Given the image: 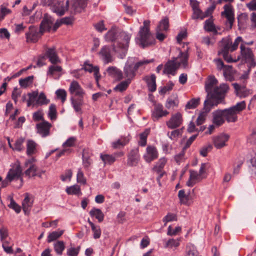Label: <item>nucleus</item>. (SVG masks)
<instances>
[{
  "instance_id": "1",
  "label": "nucleus",
  "mask_w": 256,
  "mask_h": 256,
  "mask_svg": "<svg viewBox=\"0 0 256 256\" xmlns=\"http://www.w3.org/2000/svg\"><path fill=\"white\" fill-rule=\"evenodd\" d=\"M218 81L214 76H210L206 83L205 89L207 96L205 100L215 104L224 103L230 88L226 84L217 86Z\"/></svg>"
},
{
  "instance_id": "2",
  "label": "nucleus",
  "mask_w": 256,
  "mask_h": 256,
  "mask_svg": "<svg viewBox=\"0 0 256 256\" xmlns=\"http://www.w3.org/2000/svg\"><path fill=\"white\" fill-rule=\"evenodd\" d=\"M242 43V38L241 36L237 37L233 43L230 38H224L220 42V50L218 51V54L222 56L228 62H236L237 60H234L228 54V52L236 50L238 45H240Z\"/></svg>"
},
{
  "instance_id": "3",
  "label": "nucleus",
  "mask_w": 256,
  "mask_h": 256,
  "mask_svg": "<svg viewBox=\"0 0 256 256\" xmlns=\"http://www.w3.org/2000/svg\"><path fill=\"white\" fill-rule=\"evenodd\" d=\"M188 57L187 52H182L180 51L178 57L174 58L172 60L166 62L164 66V73L174 76L179 67L186 68L188 66Z\"/></svg>"
},
{
  "instance_id": "4",
  "label": "nucleus",
  "mask_w": 256,
  "mask_h": 256,
  "mask_svg": "<svg viewBox=\"0 0 256 256\" xmlns=\"http://www.w3.org/2000/svg\"><path fill=\"white\" fill-rule=\"evenodd\" d=\"M150 21L145 20L143 26H140L136 38V42L142 48L152 45L154 39L150 32Z\"/></svg>"
},
{
  "instance_id": "5",
  "label": "nucleus",
  "mask_w": 256,
  "mask_h": 256,
  "mask_svg": "<svg viewBox=\"0 0 256 256\" xmlns=\"http://www.w3.org/2000/svg\"><path fill=\"white\" fill-rule=\"evenodd\" d=\"M131 34L122 32L120 33L116 44H114V50L120 54L121 58L125 56L128 49Z\"/></svg>"
},
{
  "instance_id": "6",
  "label": "nucleus",
  "mask_w": 256,
  "mask_h": 256,
  "mask_svg": "<svg viewBox=\"0 0 256 256\" xmlns=\"http://www.w3.org/2000/svg\"><path fill=\"white\" fill-rule=\"evenodd\" d=\"M246 108L245 101H242L229 108L223 110L226 120L228 122H234L238 120L237 114L244 110Z\"/></svg>"
},
{
  "instance_id": "7",
  "label": "nucleus",
  "mask_w": 256,
  "mask_h": 256,
  "mask_svg": "<svg viewBox=\"0 0 256 256\" xmlns=\"http://www.w3.org/2000/svg\"><path fill=\"white\" fill-rule=\"evenodd\" d=\"M42 3L44 6H51L52 10L60 16L63 15L66 11L69 10L70 4L68 0H42Z\"/></svg>"
},
{
  "instance_id": "8",
  "label": "nucleus",
  "mask_w": 256,
  "mask_h": 256,
  "mask_svg": "<svg viewBox=\"0 0 256 256\" xmlns=\"http://www.w3.org/2000/svg\"><path fill=\"white\" fill-rule=\"evenodd\" d=\"M240 59L248 63L250 67H254L256 66V60L252 50L243 44L240 46V56L236 60L238 61Z\"/></svg>"
},
{
  "instance_id": "9",
  "label": "nucleus",
  "mask_w": 256,
  "mask_h": 256,
  "mask_svg": "<svg viewBox=\"0 0 256 256\" xmlns=\"http://www.w3.org/2000/svg\"><path fill=\"white\" fill-rule=\"evenodd\" d=\"M152 62V60H142L136 62L134 65L132 64H129V62H128L124 68L125 77L127 79H130L131 80L134 76L136 72L140 66L144 64H147Z\"/></svg>"
},
{
  "instance_id": "10",
  "label": "nucleus",
  "mask_w": 256,
  "mask_h": 256,
  "mask_svg": "<svg viewBox=\"0 0 256 256\" xmlns=\"http://www.w3.org/2000/svg\"><path fill=\"white\" fill-rule=\"evenodd\" d=\"M218 104H215L212 102L204 100V110L200 112L197 118L196 122L198 125H200L202 124L206 119L208 114L212 108L214 106H217Z\"/></svg>"
},
{
  "instance_id": "11",
  "label": "nucleus",
  "mask_w": 256,
  "mask_h": 256,
  "mask_svg": "<svg viewBox=\"0 0 256 256\" xmlns=\"http://www.w3.org/2000/svg\"><path fill=\"white\" fill-rule=\"evenodd\" d=\"M22 174V168L20 162L16 161L12 166L7 174V179L10 181L18 180L20 178Z\"/></svg>"
},
{
  "instance_id": "12",
  "label": "nucleus",
  "mask_w": 256,
  "mask_h": 256,
  "mask_svg": "<svg viewBox=\"0 0 256 256\" xmlns=\"http://www.w3.org/2000/svg\"><path fill=\"white\" fill-rule=\"evenodd\" d=\"M69 10L72 14L80 13L86 6V0H70Z\"/></svg>"
},
{
  "instance_id": "13",
  "label": "nucleus",
  "mask_w": 256,
  "mask_h": 256,
  "mask_svg": "<svg viewBox=\"0 0 256 256\" xmlns=\"http://www.w3.org/2000/svg\"><path fill=\"white\" fill-rule=\"evenodd\" d=\"M224 10L221 12V15L226 18L227 22L231 28L234 21V8L232 4H228L224 6Z\"/></svg>"
},
{
  "instance_id": "14",
  "label": "nucleus",
  "mask_w": 256,
  "mask_h": 256,
  "mask_svg": "<svg viewBox=\"0 0 256 256\" xmlns=\"http://www.w3.org/2000/svg\"><path fill=\"white\" fill-rule=\"evenodd\" d=\"M52 126L51 124L43 120L36 124V132L42 138L46 137L50 134V130Z\"/></svg>"
},
{
  "instance_id": "15",
  "label": "nucleus",
  "mask_w": 256,
  "mask_h": 256,
  "mask_svg": "<svg viewBox=\"0 0 256 256\" xmlns=\"http://www.w3.org/2000/svg\"><path fill=\"white\" fill-rule=\"evenodd\" d=\"M158 156V152L156 148L154 146L148 145L146 149V152L143 156L144 160L150 163L156 160Z\"/></svg>"
},
{
  "instance_id": "16",
  "label": "nucleus",
  "mask_w": 256,
  "mask_h": 256,
  "mask_svg": "<svg viewBox=\"0 0 256 256\" xmlns=\"http://www.w3.org/2000/svg\"><path fill=\"white\" fill-rule=\"evenodd\" d=\"M183 122L182 115L180 112L172 114L168 120L166 122L167 126L170 129L179 127Z\"/></svg>"
},
{
  "instance_id": "17",
  "label": "nucleus",
  "mask_w": 256,
  "mask_h": 256,
  "mask_svg": "<svg viewBox=\"0 0 256 256\" xmlns=\"http://www.w3.org/2000/svg\"><path fill=\"white\" fill-rule=\"evenodd\" d=\"M69 92L72 95L71 96L74 98L80 97L84 98L85 92L81 87L79 83L76 80H73L70 84Z\"/></svg>"
},
{
  "instance_id": "18",
  "label": "nucleus",
  "mask_w": 256,
  "mask_h": 256,
  "mask_svg": "<svg viewBox=\"0 0 256 256\" xmlns=\"http://www.w3.org/2000/svg\"><path fill=\"white\" fill-rule=\"evenodd\" d=\"M232 86L236 95L240 98H246L252 94V90L247 88L246 85L234 83Z\"/></svg>"
},
{
  "instance_id": "19",
  "label": "nucleus",
  "mask_w": 256,
  "mask_h": 256,
  "mask_svg": "<svg viewBox=\"0 0 256 256\" xmlns=\"http://www.w3.org/2000/svg\"><path fill=\"white\" fill-rule=\"evenodd\" d=\"M76 138L74 137L68 138L66 142L62 144L63 150H61L58 154V157H60L65 154H70L72 152V150L70 148L75 146L76 143Z\"/></svg>"
},
{
  "instance_id": "20",
  "label": "nucleus",
  "mask_w": 256,
  "mask_h": 256,
  "mask_svg": "<svg viewBox=\"0 0 256 256\" xmlns=\"http://www.w3.org/2000/svg\"><path fill=\"white\" fill-rule=\"evenodd\" d=\"M230 136L226 134H220L213 138V144L215 148L220 149L226 146Z\"/></svg>"
},
{
  "instance_id": "21",
  "label": "nucleus",
  "mask_w": 256,
  "mask_h": 256,
  "mask_svg": "<svg viewBox=\"0 0 256 256\" xmlns=\"http://www.w3.org/2000/svg\"><path fill=\"white\" fill-rule=\"evenodd\" d=\"M178 198L180 204L186 206L190 205L193 201V198L190 195V191L186 192L184 190H181L178 192Z\"/></svg>"
},
{
  "instance_id": "22",
  "label": "nucleus",
  "mask_w": 256,
  "mask_h": 256,
  "mask_svg": "<svg viewBox=\"0 0 256 256\" xmlns=\"http://www.w3.org/2000/svg\"><path fill=\"white\" fill-rule=\"evenodd\" d=\"M212 122L217 126H222L225 122V116L224 110H218L212 113Z\"/></svg>"
},
{
  "instance_id": "23",
  "label": "nucleus",
  "mask_w": 256,
  "mask_h": 256,
  "mask_svg": "<svg viewBox=\"0 0 256 256\" xmlns=\"http://www.w3.org/2000/svg\"><path fill=\"white\" fill-rule=\"evenodd\" d=\"M54 20L52 17L46 14L41 22L40 32L42 34L46 32H48L52 28Z\"/></svg>"
},
{
  "instance_id": "24",
  "label": "nucleus",
  "mask_w": 256,
  "mask_h": 256,
  "mask_svg": "<svg viewBox=\"0 0 256 256\" xmlns=\"http://www.w3.org/2000/svg\"><path fill=\"white\" fill-rule=\"evenodd\" d=\"M169 112L164 110L162 104H158L154 106V108L152 114V117L154 120H157L160 118L166 116Z\"/></svg>"
},
{
  "instance_id": "25",
  "label": "nucleus",
  "mask_w": 256,
  "mask_h": 256,
  "mask_svg": "<svg viewBox=\"0 0 256 256\" xmlns=\"http://www.w3.org/2000/svg\"><path fill=\"white\" fill-rule=\"evenodd\" d=\"M128 164L130 166H136L140 159L138 148L130 150L128 154Z\"/></svg>"
},
{
  "instance_id": "26",
  "label": "nucleus",
  "mask_w": 256,
  "mask_h": 256,
  "mask_svg": "<svg viewBox=\"0 0 256 256\" xmlns=\"http://www.w3.org/2000/svg\"><path fill=\"white\" fill-rule=\"evenodd\" d=\"M62 68L61 66L56 65V64H52L48 68V75L55 79H58L62 76Z\"/></svg>"
},
{
  "instance_id": "27",
  "label": "nucleus",
  "mask_w": 256,
  "mask_h": 256,
  "mask_svg": "<svg viewBox=\"0 0 256 256\" xmlns=\"http://www.w3.org/2000/svg\"><path fill=\"white\" fill-rule=\"evenodd\" d=\"M46 56L49 59L52 64H57L60 62V60L54 48H48L45 53Z\"/></svg>"
},
{
  "instance_id": "28",
  "label": "nucleus",
  "mask_w": 256,
  "mask_h": 256,
  "mask_svg": "<svg viewBox=\"0 0 256 256\" xmlns=\"http://www.w3.org/2000/svg\"><path fill=\"white\" fill-rule=\"evenodd\" d=\"M34 198L32 196L28 194H26L24 198L22 203V209L25 214L29 212L32 206Z\"/></svg>"
},
{
  "instance_id": "29",
  "label": "nucleus",
  "mask_w": 256,
  "mask_h": 256,
  "mask_svg": "<svg viewBox=\"0 0 256 256\" xmlns=\"http://www.w3.org/2000/svg\"><path fill=\"white\" fill-rule=\"evenodd\" d=\"M124 155L122 152L114 154V155L108 154H101L100 158L105 164H111L116 160V157H120Z\"/></svg>"
},
{
  "instance_id": "30",
  "label": "nucleus",
  "mask_w": 256,
  "mask_h": 256,
  "mask_svg": "<svg viewBox=\"0 0 256 256\" xmlns=\"http://www.w3.org/2000/svg\"><path fill=\"white\" fill-rule=\"evenodd\" d=\"M84 98L71 96L70 101L74 110L82 114V106L84 104Z\"/></svg>"
},
{
  "instance_id": "31",
  "label": "nucleus",
  "mask_w": 256,
  "mask_h": 256,
  "mask_svg": "<svg viewBox=\"0 0 256 256\" xmlns=\"http://www.w3.org/2000/svg\"><path fill=\"white\" fill-rule=\"evenodd\" d=\"M42 34L39 32H38L34 27H30V32L26 34L27 40L32 42H36Z\"/></svg>"
},
{
  "instance_id": "32",
  "label": "nucleus",
  "mask_w": 256,
  "mask_h": 256,
  "mask_svg": "<svg viewBox=\"0 0 256 256\" xmlns=\"http://www.w3.org/2000/svg\"><path fill=\"white\" fill-rule=\"evenodd\" d=\"M144 80L146 81L149 91L154 92L156 89V77L154 74H152L150 76H147L144 78Z\"/></svg>"
},
{
  "instance_id": "33",
  "label": "nucleus",
  "mask_w": 256,
  "mask_h": 256,
  "mask_svg": "<svg viewBox=\"0 0 256 256\" xmlns=\"http://www.w3.org/2000/svg\"><path fill=\"white\" fill-rule=\"evenodd\" d=\"M202 178V176H200V174L198 172L190 170V178L186 182V185L188 186H192Z\"/></svg>"
},
{
  "instance_id": "34",
  "label": "nucleus",
  "mask_w": 256,
  "mask_h": 256,
  "mask_svg": "<svg viewBox=\"0 0 256 256\" xmlns=\"http://www.w3.org/2000/svg\"><path fill=\"white\" fill-rule=\"evenodd\" d=\"M99 54L106 64L112 61V58L110 52V49L108 47L106 46H103Z\"/></svg>"
},
{
  "instance_id": "35",
  "label": "nucleus",
  "mask_w": 256,
  "mask_h": 256,
  "mask_svg": "<svg viewBox=\"0 0 256 256\" xmlns=\"http://www.w3.org/2000/svg\"><path fill=\"white\" fill-rule=\"evenodd\" d=\"M81 69L82 70H84L85 71H87L90 72H94V76L96 81H98V78H100L99 68L98 66H93L92 64L86 62L84 64L83 68Z\"/></svg>"
},
{
  "instance_id": "36",
  "label": "nucleus",
  "mask_w": 256,
  "mask_h": 256,
  "mask_svg": "<svg viewBox=\"0 0 256 256\" xmlns=\"http://www.w3.org/2000/svg\"><path fill=\"white\" fill-rule=\"evenodd\" d=\"M108 74L111 76L118 80H121L123 78V75L120 70L116 67H109L106 70Z\"/></svg>"
},
{
  "instance_id": "37",
  "label": "nucleus",
  "mask_w": 256,
  "mask_h": 256,
  "mask_svg": "<svg viewBox=\"0 0 256 256\" xmlns=\"http://www.w3.org/2000/svg\"><path fill=\"white\" fill-rule=\"evenodd\" d=\"M181 240V238H179L176 239L170 238L166 242L164 246L165 248L175 250L179 246Z\"/></svg>"
},
{
  "instance_id": "38",
  "label": "nucleus",
  "mask_w": 256,
  "mask_h": 256,
  "mask_svg": "<svg viewBox=\"0 0 256 256\" xmlns=\"http://www.w3.org/2000/svg\"><path fill=\"white\" fill-rule=\"evenodd\" d=\"M37 144L34 140H28L26 142V154L28 156L36 152Z\"/></svg>"
},
{
  "instance_id": "39",
  "label": "nucleus",
  "mask_w": 256,
  "mask_h": 256,
  "mask_svg": "<svg viewBox=\"0 0 256 256\" xmlns=\"http://www.w3.org/2000/svg\"><path fill=\"white\" fill-rule=\"evenodd\" d=\"M234 72L231 66L226 65L223 69V74L225 78L229 81L234 80Z\"/></svg>"
},
{
  "instance_id": "40",
  "label": "nucleus",
  "mask_w": 256,
  "mask_h": 256,
  "mask_svg": "<svg viewBox=\"0 0 256 256\" xmlns=\"http://www.w3.org/2000/svg\"><path fill=\"white\" fill-rule=\"evenodd\" d=\"M204 28L207 32H212L214 34L218 33V30L214 24L213 19L212 18H210L206 20Z\"/></svg>"
},
{
  "instance_id": "41",
  "label": "nucleus",
  "mask_w": 256,
  "mask_h": 256,
  "mask_svg": "<svg viewBox=\"0 0 256 256\" xmlns=\"http://www.w3.org/2000/svg\"><path fill=\"white\" fill-rule=\"evenodd\" d=\"M90 214L92 216L95 217L99 222L104 220V214L100 209L94 208L90 212Z\"/></svg>"
},
{
  "instance_id": "42",
  "label": "nucleus",
  "mask_w": 256,
  "mask_h": 256,
  "mask_svg": "<svg viewBox=\"0 0 256 256\" xmlns=\"http://www.w3.org/2000/svg\"><path fill=\"white\" fill-rule=\"evenodd\" d=\"M64 232V230H58L50 233L48 236V242L50 243L57 240L62 235Z\"/></svg>"
},
{
  "instance_id": "43",
  "label": "nucleus",
  "mask_w": 256,
  "mask_h": 256,
  "mask_svg": "<svg viewBox=\"0 0 256 256\" xmlns=\"http://www.w3.org/2000/svg\"><path fill=\"white\" fill-rule=\"evenodd\" d=\"M169 28V19L168 17H164L159 22L156 28L162 32H167Z\"/></svg>"
},
{
  "instance_id": "44",
  "label": "nucleus",
  "mask_w": 256,
  "mask_h": 256,
  "mask_svg": "<svg viewBox=\"0 0 256 256\" xmlns=\"http://www.w3.org/2000/svg\"><path fill=\"white\" fill-rule=\"evenodd\" d=\"M167 162L168 159L166 158H161L158 160V162L156 163L155 166L154 168V170L155 171L157 172H160L164 168Z\"/></svg>"
},
{
  "instance_id": "45",
  "label": "nucleus",
  "mask_w": 256,
  "mask_h": 256,
  "mask_svg": "<svg viewBox=\"0 0 256 256\" xmlns=\"http://www.w3.org/2000/svg\"><path fill=\"white\" fill-rule=\"evenodd\" d=\"M28 96V100L27 102L28 106H37L36 100L38 98V92L36 91L33 92L32 93H29Z\"/></svg>"
},
{
  "instance_id": "46",
  "label": "nucleus",
  "mask_w": 256,
  "mask_h": 256,
  "mask_svg": "<svg viewBox=\"0 0 256 256\" xmlns=\"http://www.w3.org/2000/svg\"><path fill=\"white\" fill-rule=\"evenodd\" d=\"M90 152L88 150H84L82 153L83 164L84 167L88 168L91 164L92 160L90 159Z\"/></svg>"
},
{
  "instance_id": "47",
  "label": "nucleus",
  "mask_w": 256,
  "mask_h": 256,
  "mask_svg": "<svg viewBox=\"0 0 256 256\" xmlns=\"http://www.w3.org/2000/svg\"><path fill=\"white\" fill-rule=\"evenodd\" d=\"M200 98H193L190 100L186 104L185 108L188 109H194L196 108L200 104Z\"/></svg>"
},
{
  "instance_id": "48",
  "label": "nucleus",
  "mask_w": 256,
  "mask_h": 256,
  "mask_svg": "<svg viewBox=\"0 0 256 256\" xmlns=\"http://www.w3.org/2000/svg\"><path fill=\"white\" fill-rule=\"evenodd\" d=\"M150 132V129H146L144 131L140 134V140L138 141V144L141 146H144L146 144L147 137Z\"/></svg>"
},
{
  "instance_id": "49",
  "label": "nucleus",
  "mask_w": 256,
  "mask_h": 256,
  "mask_svg": "<svg viewBox=\"0 0 256 256\" xmlns=\"http://www.w3.org/2000/svg\"><path fill=\"white\" fill-rule=\"evenodd\" d=\"M54 247L56 252L61 255L65 248V244L63 241L58 240L54 244Z\"/></svg>"
},
{
  "instance_id": "50",
  "label": "nucleus",
  "mask_w": 256,
  "mask_h": 256,
  "mask_svg": "<svg viewBox=\"0 0 256 256\" xmlns=\"http://www.w3.org/2000/svg\"><path fill=\"white\" fill-rule=\"evenodd\" d=\"M88 222L91 226L92 230L94 233V238L98 239L101 236V230L99 226H96L94 224L88 220Z\"/></svg>"
},
{
  "instance_id": "51",
  "label": "nucleus",
  "mask_w": 256,
  "mask_h": 256,
  "mask_svg": "<svg viewBox=\"0 0 256 256\" xmlns=\"http://www.w3.org/2000/svg\"><path fill=\"white\" fill-rule=\"evenodd\" d=\"M68 194H81L80 188L77 184L68 187L66 190Z\"/></svg>"
},
{
  "instance_id": "52",
  "label": "nucleus",
  "mask_w": 256,
  "mask_h": 256,
  "mask_svg": "<svg viewBox=\"0 0 256 256\" xmlns=\"http://www.w3.org/2000/svg\"><path fill=\"white\" fill-rule=\"evenodd\" d=\"M24 142V138H18L16 140L14 144L13 150L20 152L24 149L23 143Z\"/></svg>"
},
{
  "instance_id": "53",
  "label": "nucleus",
  "mask_w": 256,
  "mask_h": 256,
  "mask_svg": "<svg viewBox=\"0 0 256 256\" xmlns=\"http://www.w3.org/2000/svg\"><path fill=\"white\" fill-rule=\"evenodd\" d=\"M25 174L28 177L34 176H40L38 172V168L34 164L30 165V168L25 172Z\"/></svg>"
},
{
  "instance_id": "54",
  "label": "nucleus",
  "mask_w": 256,
  "mask_h": 256,
  "mask_svg": "<svg viewBox=\"0 0 256 256\" xmlns=\"http://www.w3.org/2000/svg\"><path fill=\"white\" fill-rule=\"evenodd\" d=\"M207 17V14L206 13L202 12L200 9L198 8L193 10V14L192 16V18L194 20H196L200 18L203 20L204 18Z\"/></svg>"
},
{
  "instance_id": "55",
  "label": "nucleus",
  "mask_w": 256,
  "mask_h": 256,
  "mask_svg": "<svg viewBox=\"0 0 256 256\" xmlns=\"http://www.w3.org/2000/svg\"><path fill=\"white\" fill-rule=\"evenodd\" d=\"M182 128L175 130L170 133L168 132V136L172 140H176L182 136Z\"/></svg>"
},
{
  "instance_id": "56",
  "label": "nucleus",
  "mask_w": 256,
  "mask_h": 256,
  "mask_svg": "<svg viewBox=\"0 0 256 256\" xmlns=\"http://www.w3.org/2000/svg\"><path fill=\"white\" fill-rule=\"evenodd\" d=\"M34 79V76H28L24 79L19 80L20 85L23 88H26L32 84Z\"/></svg>"
},
{
  "instance_id": "57",
  "label": "nucleus",
  "mask_w": 256,
  "mask_h": 256,
  "mask_svg": "<svg viewBox=\"0 0 256 256\" xmlns=\"http://www.w3.org/2000/svg\"><path fill=\"white\" fill-rule=\"evenodd\" d=\"M93 26L95 30L99 32H102L107 30V28L104 24V22L103 20H100L94 23L93 24Z\"/></svg>"
},
{
  "instance_id": "58",
  "label": "nucleus",
  "mask_w": 256,
  "mask_h": 256,
  "mask_svg": "<svg viewBox=\"0 0 256 256\" xmlns=\"http://www.w3.org/2000/svg\"><path fill=\"white\" fill-rule=\"evenodd\" d=\"M130 79H126V80L120 82L114 88V90L119 92H123L128 87L129 84L130 83Z\"/></svg>"
},
{
  "instance_id": "59",
  "label": "nucleus",
  "mask_w": 256,
  "mask_h": 256,
  "mask_svg": "<svg viewBox=\"0 0 256 256\" xmlns=\"http://www.w3.org/2000/svg\"><path fill=\"white\" fill-rule=\"evenodd\" d=\"M50 102V100L46 98V95L44 92H41L38 96L36 100L37 106H42L43 104H46Z\"/></svg>"
},
{
  "instance_id": "60",
  "label": "nucleus",
  "mask_w": 256,
  "mask_h": 256,
  "mask_svg": "<svg viewBox=\"0 0 256 256\" xmlns=\"http://www.w3.org/2000/svg\"><path fill=\"white\" fill-rule=\"evenodd\" d=\"M178 100L177 99L172 100L168 98L166 102L165 106L168 109H174L178 106Z\"/></svg>"
},
{
  "instance_id": "61",
  "label": "nucleus",
  "mask_w": 256,
  "mask_h": 256,
  "mask_svg": "<svg viewBox=\"0 0 256 256\" xmlns=\"http://www.w3.org/2000/svg\"><path fill=\"white\" fill-rule=\"evenodd\" d=\"M177 220V216L176 214L169 212L162 219L164 225L166 226L168 222Z\"/></svg>"
},
{
  "instance_id": "62",
  "label": "nucleus",
  "mask_w": 256,
  "mask_h": 256,
  "mask_svg": "<svg viewBox=\"0 0 256 256\" xmlns=\"http://www.w3.org/2000/svg\"><path fill=\"white\" fill-rule=\"evenodd\" d=\"M116 32L114 29H111L105 35V39L108 42H112L116 38Z\"/></svg>"
},
{
  "instance_id": "63",
  "label": "nucleus",
  "mask_w": 256,
  "mask_h": 256,
  "mask_svg": "<svg viewBox=\"0 0 256 256\" xmlns=\"http://www.w3.org/2000/svg\"><path fill=\"white\" fill-rule=\"evenodd\" d=\"M185 256H199L197 250L193 246H188Z\"/></svg>"
},
{
  "instance_id": "64",
  "label": "nucleus",
  "mask_w": 256,
  "mask_h": 256,
  "mask_svg": "<svg viewBox=\"0 0 256 256\" xmlns=\"http://www.w3.org/2000/svg\"><path fill=\"white\" fill-rule=\"evenodd\" d=\"M250 154L251 156L250 158V162L252 165V170H256V152L254 150L252 151Z\"/></svg>"
}]
</instances>
